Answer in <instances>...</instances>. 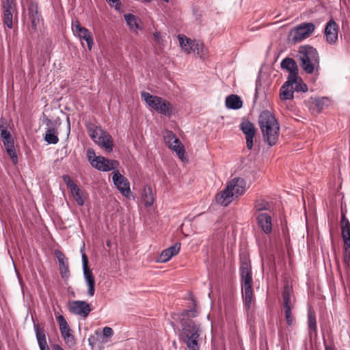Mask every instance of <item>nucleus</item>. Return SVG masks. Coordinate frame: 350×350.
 Listing matches in <instances>:
<instances>
[{
  "label": "nucleus",
  "instance_id": "f257e3e1",
  "mask_svg": "<svg viewBox=\"0 0 350 350\" xmlns=\"http://www.w3.org/2000/svg\"><path fill=\"white\" fill-rule=\"evenodd\" d=\"M282 69L288 72L287 81L282 85L280 92L284 100H291L294 98V92H306L308 87L302 79L299 77V69L296 62L291 57H285L280 63Z\"/></svg>",
  "mask_w": 350,
  "mask_h": 350
},
{
  "label": "nucleus",
  "instance_id": "f03ea898",
  "mask_svg": "<svg viewBox=\"0 0 350 350\" xmlns=\"http://www.w3.org/2000/svg\"><path fill=\"white\" fill-rule=\"evenodd\" d=\"M258 125L264 142L269 146L275 145L280 135V124L275 116L268 110L262 111L258 117Z\"/></svg>",
  "mask_w": 350,
  "mask_h": 350
},
{
  "label": "nucleus",
  "instance_id": "7ed1b4c3",
  "mask_svg": "<svg viewBox=\"0 0 350 350\" xmlns=\"http://www.w3.org/2000/svg\"><path fill=\"white\" fill-rule=\"evenodd\" d=\"M180 340L186 345L188 350H200L199 340L202 332L200 324L192 319L185 318L180 319Z\"/></svg>",
  "mask_w": 350,
  "mask_h": 350
},
{
  "label": "nucleus",
  "instance_id": "20e7f679",
  "mask_svg": "<svg viewBox=\"0 0 350 350\" xmlns=\"http://www.w3.org/2000/svg\"><path fill=\"white\" fill-rule=\"evenodd\" d=\"M241 282L242 286V294L244 306L249 314L251 310L253 291H252V272L250 262L247 260L242 261L239 268Z\"/></svg>",
  "mask_w": 350,
  "mask_h": 350
},
{
  "label": "nucleus",
  "instance_id": "39448f33",
  "mask_svg": "<svg viewBox=\"0 0 350 350\" xmlns=\"http://www.w3.org/2000/svg\"><path fill=\"white\" fill-rule=\"evenodd\" d=\"M297 57L301 68L307 74L313 73L315 68L319 66V53L311 46H301L298 50Z\"/></svg>",
  "mask_w": 350,
  "mask_h": 350
},
{
  "label": "nucleus",
  "instance_id": "423d86ee",
  "mask_svg": "<svg viewBox=\"0 0 350 350\" xmlns=\"http://www.w3.org/2000/svg\"><path fill=\"white\" fill-rule=\"evenodd\" d=\"M141 97L149 107L158 113L167 117H170L172 114L171 104L167 100L146 92H142Z\"/></svg>",
  "mask_w": 350,
  "mask_h": 350
},
{
  "label": "nucleus",
  "instance_id": "0eeeda50",
  "mask_svg": "<svg viewBox=\"0 0 350 350\" xmlns=\"http://www.w3.org/2000/svg\"><path fill=\"white\" fill-rule=\"evenodd\" d=\"M86 156L91 165L99 171L109 172L115 170L119 165L118 161L116 160L109 159L102 156H96L95 151L92 148L87 150Z\"/></svg>",
  "mask_w": 350,
  "mask_h": 350
},
{
  "label": "nucleus",
  "instance_id": "6e6552de",
  "mask_svg": "<svg viewBox=\"0 0 350 350\" xmlns=\"http://www.w3.org/2000/svg\"><path fill=\"white\" fill-rule=\"evenodd\" d=\"M315 25L312 23H304L291 32V40L294 43L299 42L308 38L314 31Z\"/></svg>",
  "mask_w": 350,
  "mask_h": 350
},
{
  "label": "nucleus",
  "instance_id": "1a4fd4ad",
  "mask_svg": "<svg viewBox=\"0 0 350 350\" xmlns=\"http://www.w3.org/2000/svg\"><path fill=\"white\" fill-rule=\"evenodd\" d=\"M163 137L168 147L175 151L180 159H182L184 157L185 150L176 135L172 131H167Z\"/></svg>",
  "mask_w": 350,
  "mask_h": 350
},
{
  "label": "nucleus",
  "instance_id": "9d476101",
  "mask_svg": "<svg viewBox=\"0 0 350 350\" xmlns=\"http://www.w3.org/2000/svg\"><path fill=\"white\" fill-rule=\"evenodd\" d=\"M82 265L83 276L88 287V294L92 297L95 293V278L92 271L88 267V258L85 254H82Z\"/></svg>",
  "mask_w": 350,
  "mask_h": 350
},
{
  "label": "nucleus",
  "instance_id": "9b49d317",
  "mask_svg": "<svg viewBox=\"0 0 350 350\" xmlns=\"http://www.w3.org/2000/svg\"><path fill=\"white\" fill-rule=\"evenodd\" d=\"M62 179L67 187L70 190L72 196L78 206H81L84 204V200L83 198V191L79 187L73 182L72 178L68 175L64 174L62 176Z\"/></svg>",
  "mask_w": 350,
  "mask_h": 350
},
{
  "label": "nucleus",
  "instance_id": "f8f14e48",
  "mask_svg": "<svg viewBox=\"0 0 350 350\" xmlns=\"http://www.w3.org/2000/svg\"><path fill=\"white\" fill-rule=\"evenodd\" d=\"M69 310L71 313L86 318L91 312L90 304L85 301H72L69 304Z\"/></svg>",
  "mask_w": 350,
  "mask_h": 350
},
{
  "label": "nucleus",
  "instance_id": "ddd939ff",
  "mask_svg": "<svg viewBox=\"0 0 350 350\" xmlns=\"http://www.w3.org/2000/svg\"><path fill=\"white\" fill-rule=\"evenodd\" d=\"M57 321L59 324V330L65 340L66 343L72 346L75 344V338L72 334V330L70 329L66 320L62 315H59L57 318Z\"/></svg>",
  "mask_w": 350,
  "mask_h": 350
},
{
  "label": "nucleus",
  "instance_id": "4468645a",
  "mask_svg": "<svg viewBox=\"0 0 350 350\" xmlns=\"http://www.w3.org/2000/svg\"><path fill=\"white\" fill-rule=\"evenodd\" d=\"M112 180L116 188L122 195H129L131 192L130 184L128 180L118 170L113 172Z\"/></svg>",
  "mask_w": 350,
  "mask_h": 350
},
{
  "label": "nucleus",
  "instance_id": "2eb2a0df",
  "mask_svg": "<svg viewBox=\"0 0 350 350\" xmlns=\"http://www.w3.org/2000/svg\"><path fill=\"white\" fill-rule=\"evenodd\" d=\"M241 130L245 135L246 146L249 150L253 147V139L256 133V129L250 121L243 120L240 125Z\"/></svg>",
  "mask_w": 350,
  "mask_h": 350
},
{
  "label": "nucleus",
  "instance_id": "dca6fc26",
  "mask_svg": "<svg viewBox=\"0 0 350 350\" xmlns=\"http://www.w3.org/2000/svg\"><path fill=\"white\" fill-rule=\"evenodd\" d=\"M254 215L259 228L265 234H269L273 226L271 216L267 213H256Z\"/></svg>",
  "mask_w": 350,
  "mask_h": 350
},
{
  "label": "nucleus",
  "instance_id": "f3484780",
  "mask_svg": "<svg viewBox=\"0 0 350 350\" xmlns=\"http://www.w3.org/2000/svg\"><path fill=\"white\" fill-rule=\"evenodd\" d=\"M326 41L334 44L338 40V25L331 18L325 25L324 30Z\"/></svg>",
  "mask_w": 350,
  "mask_h": 350
},
{
  "label": "nucleus",
  "instance_id": "a211bd4d",
  "mask_svg": "<svg viewBox=\"0 0 350 350\" xmlns=\"http://www.w3.org/2000/svg\"><path fill=\"white\" fill-rule=\"evenodd\" d=\"M55 256L57 258L59 262L61 277L64 280L66 281L70 277L68 258L66 257L64 254L59 250H56L55 251Z\"/></svg>",
  "mask_w": 350,
  "mask_h": 350
},
{
  "label": "nucleus",
  "instance_id": "6ab92c4d",
  "mask_svg": "<svg viewBox=\"0 0 350 350\" xmlns=\"http://www.w3.org/2000/svg\"><path fill=\"white\" fill-rule=\"evenodd\" d=\"M246 183L242 178H234L230 181L226 186L228 191L232 193V196L238 197L242 195L245 191Z\"/></svg>",
  "mask_w": 350,
  "mask_h": 350
},
{
  "label": "nucleus",
  "instance_id": "aec40b11",
  "mask_svg": "<svg viewBox=\"0 0 350 350\" xmlns=\"http://www.w3.org/2000/svg\"><path fill=\"white\" fill-rule=\"evenodd\" d=\"M2 6L3 10V23L7 26L8 28L12 29L13 27V0H3L2 2Z\"/></svg>",
  "mask_w": 350,
  "mask_h": 350
},
{
  "label": "nucleus",
  "instance_id": "412c9836",
  "mask_svg": "<svg viewBox=\"0 0 350 350\" xmlns=\"http://www.w3.org/2000/svg\"><path fill=\"white\" fill-rule=\"evenodd\" d=\"M43 115L45 117V122L48 126L46 129V133L44 137V140L49 144H56L59 142L57 129L53 126V124L52 121L46 117L44 114Z\"/></svg>",
  "mask_w": 350,
  "mask_h": 350
},
{
  "label": "nucleus",
  "instance_id": "4be33fe9",
  "mask_svg": "<svg viewBox=\"0 0 350 350\" xmlns=\"http://www.w3.org/2000/svg\"><path fill=\"white\" fill-rule=\"evenodd\" d=\"M180 243H176L174 245L163 250L159 255L157 262L164 263L169 261L174 256H176L180 251Z\"/></svg>",
  "mask_w": 350,
  "mask_h": 350
},
{
  "label": "nucleus",
  "instance_id": "5701e85b",
  "mask_svg": "<svg viewBox=\"0 0 350 350\" xmlns=\"http://www.w3.org/2000/svg\"><path fill=\"white\" fill-rule=\"evenodd\" d=\"M33 329L36 334V340L40 350H49L47 345L46 334L42 327L38 324L33 323Z\"/></svg>",
  "mask_w": 350,
  "mask_h": 350
},
{
  "label": "nucleus",
  "instance_id": "b1692460",
  "mask_svg": "<svg viewBox=\"0 0 350 350\" xmlns=\"http://www.w3.org/2000/svg\"><path fill=\"white\" fill-rule=\"evenodd\" d=\"M29 19L31 22V27L35 31L40 23L41 15L39 14L38 7L36 4L31 3L29 7Z\"/></svg>",
  "mask_w": 350,
  "mask_h": 350
},
{
  "label": "nucleus",
  "instance_id": "393cba45",
  "mask_svg": "<svg viewBox=\"0 0 350 350\" xmlns=\"http://www.w3.org/2000/svg\"><path fill=\"white\" fill-rule=\"evenodd\" d=\"M340 226L343 242H348L350 241V222L343 211L341 212Z\"/></svg>",
  "mask_w": 350,
  "mask_h": 350
},
{
  "label": "nucleus",
  "instance_id": "a878e982",
  "mask_svg": "<svg viewBox=\"0 0 350 350\" xmlns=\"http://www.w3.org/2000/svg\"><path fill=\"white\" fill-rule=\"evenodd\" d=\"M97 143L108 152H111L113 150V142L112 137L106 132H103L98 137Z\"/></svg>",
  "mask_w": 350,
  "mask_h": 350
},
{
  "label": "nucleus",
  "instance_id": "bb28decb",
  "mask_svg": "<svg viewBox=\"0 0 350 350\" xmlns=\"http://www.w3.org/2000/svg\"><path fill=\"white\" fill-rule=\"evenodd\" d=\"M233 200L232 193L226 187L224 190L218 193L215 196L216 202L222 206H228Z\"/></svg>",
  "mask_w": 350,
  "mask_h": 350
},
{
  "label": "nucleus",
  "instance_id": "cd10ccee",
  "mask_svg": "<svg viewBox=\"0 0 350 350\" xmlns=\"http://www.w3.org/2000/svg\"><path fill=\"white\" fill-rule=\"evenodd\" d=\"M0 137L2 139L4 146L14 144L10 132L4 125V119L3 118L0 119Z\"/></svg>",
  "mask_w": 350,
  "mask_h": 350
},
{
  "label": "nucleus",
  "instance_id": "c85d7f7f",
  "mask_svg": "<svg viewBox=\"0 0 350 350\" xmlns=\"http://www.w3.org/2000/svg\"><path fill=\"white\" fill-rule=\"evenodd\" d=\"M307 319L308 331L310 334H311L312 332L316 334L317 331L316 314L314 310L311 306H309L308 308Z\"/></svg>",
  "mask_w": 350,
  "mask_h": 350
},
{
  "label": "nucleus",
  "instance_id": "c756f323",
  "mask_svg": "<svg viewBox=\"0 0 350 350\" xmlns=\"http://www.w3.org/2000/svg\"><path fill=\"white\" fill-rule=\"evenodd\" d=\"M243 102L240 97L235 94H231L226 98V106L230 109H239L242 107Z\"/></svg>",
  "mask_w": 350,
  "mask_h": 350
},
{
  "label": "nucleus",
  "instance_id": "7c9ffc66",
  "mask_svg": "<svg viewBox=\"0 0 350 350\" xmlns=\"http://www.w3.org/2000/svg\"><path fill=\"white\" fill-rule=\"evenodd\" d=\"M178 40L180 47L187 53H192V48L195 46V40H192L183 35L178 36Z\"/></svg>",
  "mask_w": 350,
  "mask_h": 350
},
{
  "label": "nucleus",
  "instance_id": "2f4dec72",
  "mask_svg": "<svg viewBox=\"0 0 350 350\" xmlns=\"http://www.w3.org/2000/svg\"><path fill=\"white\" fill-rule=\"evenodd\" d=\"M192 308L191 309L183 310L180 314V319L182 318L190 319L198 316L197 304L193 297H191Z\"/></svg>",
  "mask_w": 350,
  "mask_h": 350
},
{
  "label": "nucleus",
  "instance_id": "473e14b6",
  "mask_svg": "<svg viewBox=\"0 0 350 350\" xmlns=\"http://www.w3.org/2000/svg\"><path fill=\"white\" fill-rule=\"evenodd\" d=\"M291 290L289 286L285 285L282 293L284 310L290 308L292 309L293 308V303L291 298Z\"/></svg>",
  "mask_w": 350,
  "mask_h": 350
},
{
  "label": "nucleus",
  "instance_id": "72a5a7b5",
  "mask_svg": "<svg viewBox=\"0 0 350 350\" xmlns=\"http://www.w3.org/2000/svg\"><path fill=\"white\" fill-rule=\"evenodd\" d=\"M85 31L79 33L77 36L81 40H83L87 42L88 50L91 51L94 45L93 38L87 28H85Z\"/></svg>",
  "mask_w": 350,
  "mask_h": 350
},
{
  "label": "nucleus",
  "instance_id": "f704fd0d",
  "mask_svg": "<svg viewBox=\"0 0 350 350\" xmlns=\"http://www.w3.org/2000/svg\"><path fill=\"white\" fill-rule=\"evenodd\" d=\"M124 18L126 23V25L129 27L131 29L136 31L139 28V26L137 22V18L134 14H125L124 15Z\"/></svg>",
  "mask_w": 350,
  "mask_h": 350
},
{
  "label": "nucleus",
  "instance_id": "c9c22d12",
  "mask_svg": "<svg viewBox=\"0 0 350 350\" xmlns=\"http://www.w3.org/2000/svg\"><path fill=\"white\" fill-rule=\"evenodd\" d=\"M270 208L269 202L264 199L257 200L254 203V209L257 213H262V211H268Z\"/></svg>",
  "mask_w": 350,
  "mask_h": 350
},
{
  "label": "nucleus",
  "instance_id": "e433bc0d",
  "mask_svg": "<svg viewBox=\"0 0 350 350\" xmlns=\"http://www.w3.org/2000/svg\"><path fill=\"white\" fill-rule=\"evenodd\" d=\"M7 154L11 158L14 164H16L18 161V157L14 151V144L5 146Z\"/></svg>",
  "mask_w": 350,
  "mask_h": 350
},
{
  "label": "nucleus",
  "instance_id": "4c0bfd02",
  "mask_svg": "<svg viewBox=\"0 0 350 350\" xmlns=\"http://www.w3.org/2000/svg\"><path fill=\"white\" fill-rule=\"evenodd\" d=\"M292 309H284V316L286 321V323L288 326H291L294 321V318L291 312Z\"/></svg>",
  "mask_w": 350,
  "mask_h": 350
},
{
  "label": "nucleus",
  "instance_id": "58836bf2",
  "mask_svg": "<svg viewBox=\"0 0 350 350\" xmlns=\"http://www.w3.org/2000/svg\"><path fill=\"white\" fill-rule=\"evenodd\" d=\"M345 256L344 260L345 262L350 260V241L344 242Z\"/></svg>",
  "mask_w": 350,
  "mask_h": 350
},
{
  "label": "nucleus",
  "instance_id": "ea45409f",
  "mask_svg": "<svg viewBox=\"0 0 350 350\" xmlns=\"http://www.w3.org/2000/svg\"><path fill=\"white\" fill-rule=\"evenodd\" d=\"M195 46L192 48V53H196L198 55H200L203 51V45L202 43L195 40Z\"/></svg>",
  "mask_w": 350,
  "mask_h": 350
},
{
  "label": "nucleus",
  "instance_id": "a19ab883",
  "mask_svg": "<svg viewBox=\"0 0 350 350\" xmlns=\"http://www.w3.org/2000/svg\"><path fill=\"white\" fill-rule=\"evenodd\" d=\"M329 100L326 97H322L315 100V105L317 107H323V106L327 105Z\"/></svg>",
  "mask_w": 350,
  "mask_h": 350
},
{
  "label": "nucleus",
  "instance_id": "79ce46f5",
  "mask_svg": "<svg viewBox=\"0 0 350 350\" xmlns=\"http://www.w3.org/2000/svg\"><path fill=\"white\" fill-rule=\"evenodd\" d=\"M108 2L116 10L119 11L120 10L122 6L120 0H108Z\"/></svg>",
  "mask_w": 350,
  "mask_h": 350
},
{
  "label": "nucleus",
  "instance_id": "37998d69",
  "mask_svg": "<svg viewBox=\"0 0 350 350\" xmlns=\"http://www.w3.org/2000/svg\"><path fill=\"white\" fill-rule=\"evenodd\" d=\"M113 335V330L109 327H105L103 329V336L105 338L111 337Z\"/></svg>",
  "mask_w": 350,
  "mask_h": 350
},
{
  "label": "nucleus",
  "instance_id": "c03bdc74",
  "mask_svg": "<svg viewBox=\"0 0 350 350\" xmlns=\"http://www.w3.org/2000/svg\"><path fill=\"white\" fill-rule=\"evenodd\" d=\"M73 25L75 31L77 34L81 31H86L85 27H81L78 21H76V23Z\"/></svg>",
  "mask_w": 350,
  "mask_h": 350
},
{
  "label": "nucleus",
  "instance_id": "a18cd8bd",
  "mask_svg": "<svg viewBox=\"0 0 350 350\" xmlns=\"http://www.w3.org/2000/svg\"><path fill=\"white\" fill-rule=\"evenodd\" d=\"M146 198H147V201L146 202V204L148 205V206H151L152 205L153 202H154V199H153V197H152V193L150 192V195L149 196H147L146 195Z\"/></svg>",
  "mask_w": 350,
  "mask_h": 350
},
{
  "label": "nucleus",
  "instance_id": "49530a36",
  "mask_svg": "<svg viewBox=\"0 0 350 350\" xmlns=\"http://www.w3.org/2000/svg\"><path fill=\"white\" fill-rule=\"evenodd\" d=\"M153 36L155 40L159 41L161 38V34L159 32L156 31L153 33Z\"/></svg>",
  "mask_w": 350,
  "mask_h": 350
},
{
  "label": "nucleus",
  "instance_id": "de8ad7c7",
  "mask_svg": "<svg viewBox=\"0 0 350 350\" xmlns=\"http://www.w3.org/2000/svg\"><path fill=\"white\" fill-rule=\"evenodd\" d=\"M53 350H64L60 345L55 344L53 347Z\"/></svg>",
  "mask_w": 350,
  "mask_h": 350
},
{
  "label": "nucleus",
  "instance_id": "09e8293b",
  "mask_svg": "<svg viewBox=\"0 0 350 350\" xmlns=\"http://www.w3.org/2000/svg\"><path fill=\"white\" fill-rule=\"evenodd\" d=\"M96 135H97V133H96V131H93L92 133L91 134H90V136L92 139H94L96 137Z\"/></svg>",
  "mask_w": 350,
  "mask_h": 350
},
{
  "label": "nucleus",
  "instance_id": "8fccbe9b",
  "mask_svg": "<svg viewBox=\"0 0 350 350\" xmlns=\"http://www.w3.org/2000/svg\"><path fill=\"white\" fill-rule=\"evenodd\" d=\"M325 350H334L331 347L326 346Z\"/></svg>",
  "mask_w": 350,
  "mask_h": 350
},
{
  "label": "nucleus",
  "instance_id": "3c124183",
  "mask_svg": "<svg viewBox=\"0 0 350 350\" xmlns=\"http://www.w3.org/2000/svg\"><path fill=\"white\" fill-rule=\"evenodd\" d=\"M110 244H111V243H110V241H107V245L108 247H109V246H110Z\"/></svg>",
  "mask_w": 350,
  "mask_h": 350
},
{
  "label": "nucleus",
  "instance_id": "603ef678",
  "mask_svg": "<svg viewBox=\"0 0 350 350\" xmlns=\"http://www.w3.org/2000/svg\"><path fill=\"white\" fill-rule=\"evenodd\" d=\"M164 2L167 3L169 2V0H163Z\"/></svg>",
  "mask_w": 350,
  "mask_h": 350
},
{
  "label": "nucleus",
  "instance_id": "864d4df0",
  "mask_svg": "<svg viewBox=\"0 0 350 350\" xmlns=\"http://www.w3.org/2000/svg\"><path fill=\"white\" fill-rule=\"evenodd\" d=\"M144 1H146V2H150L151 1V0H144Z\"/></svg>",
  "mask_w": 350,
  "mask_h": 350
}]
</instances>
